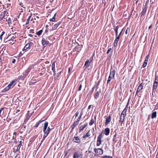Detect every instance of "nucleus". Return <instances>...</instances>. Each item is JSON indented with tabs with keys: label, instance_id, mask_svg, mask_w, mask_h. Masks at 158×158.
Instances as JSON below:
<instances>
[{
	"label": "nucleus",
	"instance_id": "f257e3e1",
	"mask_svg": "<svg viewBox=\"0 0 158 158\" xmlns=\"http://www.w3.org/2000/svg\"><path fill=\"white\" fill-rule=\"evenodd\" d=\"M114 74L115 70H113L112 71H110V74L107 81V84L110 82L112 79L114 78Z\"/></svg>",
	"mask_w": 158,
	"mask_h": 158
},
{
	"label": "nucleus",
	"instance_id": "f03ea898",
	"mask_svg": "<svg viewBox=\"0 0 158 158\" xmlns=\"http://www.w3.org/2000/svg\"><path fill=\"white\" fill-rule=\"evenodd\" d=\"M94 151L97 155H100L103 154V150L101 148H94Z\"/></svg>",
	"mask_w": 158,
	"mask_h": 158
},
{
	"label": "nucleus",
	"instance_id": "7ed1b4c3",
	"mask_svg": "<svg viewBox=\"0 0 158 158\" xmlns=\"http://www.w3.org/2000/svg\"><path fill=\"white\" fill-rule=\"evenodd\" d=\"M41 43L44 47H45L48 44L49 42L47 40V38H43L41 41Z\"/></svg>",
	"mask_w": 158,
	"mask_h": 158
},
{
	"label": "nucleus",
	"instance_id": "20e7f679",
	"mask_svg": "<svg viewBox=\"0 0 158 158\" xmlns=\"http://www.w3.org/2000/svg\"><path fill=\"white\" fill-rule=\"evenodd\" d=\"M102 134H101L99 135L98 136V139H97V146H99L101 144V143H102L101 139H102Z\"/></svg>",
	"mask_w": 158,
	"mask_h": 158
},
{
	"label": "nucleus",
	"instance_id": "39448f33",
	"mask_svg": "<svg viewBox=\"0 0 158 158\" xmlns=\"http://www.w3.org/2000/svg\"><path fill=\"white\" fill-rule=\"evenodd\" d=\"M73 158H82V155L79 154L77 152H75L73 155Z\"/></svg>",
	"mask_w": 158,
	"mask_h": 158
},
{
	"label": "nucleus",
	"instance_id": "423d86ee",
	"mask_svg": "<svg viewBox=\"0 0 158 158\" xmlns=\"http://www.w3.org/2000/svg\"><path fill=\"white\" fill-rule=\"evenodd\" d=\"M101 92L100 90L97 89L95 92L94 98L96 99H97L99 96V94Z\"/></svg>",
	"mask_w": 158,
	"mask_h": 158
},
{
	"label": "nucleus",
	"instance_id": "0eeeda50",
	"mask_svg": "<svg viewBox=\"0 0 158 158\" xmlns=\"http://www.w3.org/2000/svg\"><path fill=\"white\" fill-rule=\"evenodd\" d=\"M120 27L119 26H117L114 27V29L115 33L116 36H117L118 34V31L120 30Z\"/></svg>",
	"mask_w": 158,
	"mask_h": 158
},
{
	"label": "nucleus",
	"instance_id": "6e6552de",
	"mask_svg": "<svg viewBox=\"0 0 158 158\" xmlns=\"http://www.w3.org/2000/svg\"><path fill=\"white\" fill-rule=\"evenodd\" d=\"M111 120V117L110 116L107 117L106 118L105 125H107L110 122Z\"/></svg>",
	"mask_w": 158,
	"mask_h": 158
},
{
	"label": "nucleus",
	"instance_id": "1a4fd4ad",
	"mask_svg": "<svg viewBox=\"0 0 158 158\" xmlns=\"http://www.w3.org/2000/svg\"><path fill=\"white\" fill-rule=\"evenodd\" d=\"M73 141L75 142L80 143H81L80 139H79V137L78 136L74 137L73 139Z\"/></svg>",
	"mask_w": 158,
	"mask_h": 158
},
{
	"label": "nucleus",
	"instance_id": "9d476101",
	"mask_svg": "<svg viewBox=\"0 0 158 158\" xmlns=\"http://www.w3.org/2000/svg\"><path fill=\"white\" fill-rule=\"evenodd\" d=\"M15 41V38L14 37H12L8 41V42L11 45H12L14 44Z\"/></svg>",
	"mask_w": 158,
	"mask_h": 158
},
{
	"label": "nucleus",
	"instance_id": "9b49d317",
	"mask_svg": "<svg viewBox=\"0 0 158 158\" xmlns=\"http://www.w3.org/2000/svg\"><path fill=\"white\" fill-rule=\"evenodd\" d=\"M32 44H33V43L32 42H29L28 43L26 44L25 45V46H24V48H26V49H27L30 47V46Z\"/></svg>",
	"mask_w": 158,
	"mask_h": 158
},
{
	"label": "nucleus",
	"instance_id": "f8f14e48",
	"mask_svg": "<svg viewBox=\"0 0 158 158\" xmlns=\"http://www.w3.org/2000/svg\"><path fill=\"white\" fill-rule=\"evenodd\" d=\"M158 84L154 83L152 87V92H155L156 91V89L157 87Z\"/></svg>",
	"mask_w": 158,
	"mask_h": 158
},
{
	"label": "nucleus",
	"instance_id": "ddd939ff",
	"mask_svg": "<svg viewBox=\"0 0 158 158\" xmlns=\"http://www.w3.org/2000/svg\"><path fill=\"white\" fill-rule=\"evenodd\" d=\"M110 130L108 128H106L105 129V134L106 135H108L110 133Z\"/></svg>",
	"mask_w": 158,
	"mask_h": 158
},
{
	"label": "nucleus",
	"instance_id": "4468645a",
	"mask_svg": "<svg viewBox=\"0 0 158 158\" xmlns=\"http://www.w3.org/2000/svg\"><path fill=\"white\" fill-rule=\"evenodd\" d=\"M61 22L59 21L58 22L56 23L54 25L53 27V28L54 29H56L57 27L59 26V25L60 24Z\"/></svg>",
	"mask_w": 158,
	"mask_h": 158
},
{
	"label": "nucleus",
	"instance_id": "2eb2a0df",
	"mask_svg": "<svg viewBox=\"0 0 158 158\" xmlns=\"http://www.w3.org/2000/svg\"><path fill=\"white\" fill-rule=\"evenodd\" d=\"M55 61H54L52 63V70L54 73V74H55Z\"/></svg>",
	"mask_w": 158,
	"mask_h": 158
},
{
	"label": "nucleus",
	"instance_id": "dca6fc26",
	"mask_svg": "<svg viewBox=\"0 0 158 158\" xmlns=\"http://www.w3.org/2000/svg\"><path fill=\"white\" fill-rule=\"evenodd\" d=\"M87 123H85L84 125L81 126L79 128L80 131L83 130L84 128L87 126Z\"/></svg>",
	"mask_w": 158,
	"mask_h": 158
},
{
	"label": "nucleus",
	"instance_id": "f3484780",
	"mask_svg": "<svg viewBox=\"0 0 158 158\" xmlns=\"http://www.w3.org/2000/svg\"><path fill=\"white\" fill-rule=\"evenodd\" d=\"M147 8H144L143 9L142 11V12L141 13V17L142 16H143L146 13L147 11Z\"/></svg>",
	"mask_w": 158,
	"mask_h": 158
},
{
	"label": "nucleus",
	"instance_id": "a211bd4d",
	"mask_svg": "<svg viewBox=\"0 0 158 158\" xmlns=\"http://www.w3.org/2000/svg\"><path fill=\"white\" fill-rule=\"evenodd\" d=\"M78 124V123L75 121L74 122L73 124L72 125L71 127L72 128V130H73L74 129V128L76 127V126Z\"/></svg>",
	"mask_w": 158,
	"mask_h": 158
},
{
	"label": "nucleus",
	"instance_id": "6ab92c4d",
	"mask_svg": "<svg viewBox=\"0 0 158 158\" xmlns=\"http://www.w3.org/2000/svg\"><path fill=\"white\" fill-rule=\"evenodd\" d=\"M6 11H4L2 12L0 15V18L1 19L4 18L6 13Z\"/></svg>",
	"mask_w": 158,
	"mask_h": 158
},
{
	"label": "nucleus",
	"instance_id": "aec40b11",
	"mask_svg": "<svg viewBox=\"0 0 158 158\" xmlns=\"http://www.w3.org/2000/svg\"><path fill=\"white\" fill-rule=\"evenodd\" d=\"M119 39H118V38H116L114 42V46L115 47L117 46L119 40Z\"/></svg>",
	"mask_w": 158,
	"mask_h": 158
},
{
	"label": "nucleus",
	"instance_id": "412c9836",
	"mask_svg": "<svg viewBox=\"0 0 158 158\" xmlns=\"http://www.w3.org/2000/svg\"><path fill=\"white\" fill-rule=\"evenodd\" d=\"M48 125V123L47 122H45L44 123V128L43 129V131H46V130L47 128Z\"/></svg>",
	"mask_w": 158,
	"mask_h": 158
},
{
	"label": "nucleus",
	"instance_id": "4be33fe9",
	"mask_svg": "<svg viewBox=\"0 0 158 158\" xmlns=\"http://www.w3.org/2000/svg\"><path fill=\"white\" fill-rule=\"evenodd\" d=\"M127 110V109L125 108L124 110L122 111L121 115H122L125 116H126V114Z\"/></svg>",
	"mask_w": 158,
	"mask_h": 158
},
{
	"label": "nucleus",
	"instance_id": "5701e85b",
	"mask_svg": "<svg viewBox=\"0 0 158 158\" xmlns=\"http://www.w3.org/2000/svg\"><path fill=\"white\" fill-rule=\"evenodd\" d=\"M156 111H155L153 112L152 114V118L153 119L154 118H156Z\"/></svg>",
	"mask_w": 158,
	"mask_h": 158
},
{
	"label": "nucleus",
	"instance_id": "b1692460",
	"mask_svg": "<svg viewBox=\"0 0 158 158\" xmlns=\"http://www.w3.org/2000/svg\"><path fill=\"white\" fill-rule=\"evenodd\" d=\"M125 116L121 115L120 120L119 121V122H124L125 118Z\"/></svg>",
	"mask_w": 158,
	"mask_h": 158
},
{
	"label": "nucleus",
	"instance_id": "393cba45",
	"mask_svg": "<svg viewBox=\"0 0 158 158\" xmlns=\"http://www.w3.org/2000/svg\"><path fill=\"white\" fill-rule=\"evenodd\" d=\"M144 2H145V4L144 6V8H147V6L149 3V0H145Z\"/></svg>",
	"mask_w": 158,
	"mask_h": 158
},
{
	"label": "nucleus",
	"instance_id": "a878e982",
	"mask_svg": "<svg viewBox=\"0 0 158 158\" xmlns=\"http://www.w3.org/2000/svg\"><path fill=\"white\" fill-rule=\"evenodd\" d=\"M89 60H87L85 62V63L84 64V66H85L86 68L88 67L89 66Z\"/></svg>",
	"mask_w": 158,
	"mask_h": 158
},
{
	"label": "nucleus",
	"instance_id": "bb28decb",
	"mask_svg": "<svg viewBox=\"0 0 158 158\" xmlns=\"http://www.w3.org/2000/svg\"><path fill=\"white\" fill-rule=\"evenodd\" d=\"M3 108H1L0 110V117L2 116L4 114V111H3Z\"/></svg>",
	"mask_w": 158,
	"mask_h": 158
},
{
	"label": "nucleus",
	"instance_id": "cd10ccee",
	"mask_svg": "<svg viewBox=\"0 0 158 158\" xmlns=\"http://www.w3.org/2000/svg\"><path fill=\"white\" fill-rule=\"evenodd\" d=\"M154 83L158 84V77L156 76H155V78Z\"/></svg>",
	"mask_w": 158,
	"mask_h": 158
},
{
	"label": "nucleus",
	"instance_id": "c85d7f7f",
	"mask_svg": "<svg viewBox=\"0 0 158 158\" xmlns=\"http://www.w3.org/2000/svg\"><path fill=\"white\" fill-rule=\"evenodd\" d=\"M15 83V82H14V81H12V82H11L10 84H9L8 85V86H9V88H11V87L13 85V83Z\"/></svg>",
	"mask_w": 158,
	"mask_h": 158
},
{
	"label": "nucleus",
	"instance_id": "c756f323",
	"mask_svg": "<svg viewBox=\"0 0 158 158\" xmlns=\"http://www.w3.org/2000/svg\"><path fill=\"white\" fill-rule=\"evenodd\" d=\"M43 30H41L37 32L36 34L38 35H40L41 34Z\"/></svg>",
	"mask_w": 158,
	"mask_h": 158
},
{
	"label": "nucleus",
	"instance_id": "7c9ffc66",
	"mask_svg": "<svg viewBox=\"0 0 158 158\" xmlns=\"http://www.w3.org/2000/svg\"><path fill=\"white\" fill-rule=\"evenodd\" d=\"M143 88V83H141L140 84L139 86H138V89H139V90H141Z\"/></svg>",
	"mask_w": 158,
	"mask_h": 158
},
{
	"label": "nucleus",
	"instance_id": "2f4dec72",
	"mask_svg": "<svg viewBox=\"0 0 158 158\" xmlns=\"http://www.w3.org/2000/svg\"><path fill=\"white\" fill-rule=\"evenodd\" d=\"M89 131L85 135H84L83 136V138H86V137L89 136L90 135L89 134Z\"/></svg>",
	"mask_w": 158,
	"mask_h": 158
},
{
	"label": "nucleus",
	"instance_id": "473e14b6",
	"mask_svg": "<svg viewBox=\"0 0 158 158\" xmlns=\"http://www.w3.org/2000/svg\"><path fill=\"white\" fill-rule=\"evenodd\" d=\"M94 123V120L93 118H92L90 120V122L89 123V125L90 126H91L93 125Z\"/></svg>",
	"mask_w": 158,
	"mask_h": 158
},
{
	"label": "nucleus",
	"instance_id": "72a5a7b5",
	"mask_svg": "<svg viewBox=\"0 0 158 158\" xmlns=\"http://www.w3.org/2000/svg\"><path fill=\"white\" fill-rule=\"evenodd\" d=\"M31 16H29L26 22V24L27 25L29 23V21L30 19Z\"/></svg>",
	"mask_w": 158,
	"mask_h": 158
},
{
	"label": "nucleus",
	"instance_id": "f704fd0d",
	"mask_svg": "<svg viewBox=\"0 0 158 158\" xmlns=\"http://www.w3.org/2000/svg\"><path fill=\"white\" fill-rule=\"evenodd\" d=\"M6 20L8 21V23L9 25H10L11 23L10 19V18H9L8 19H7Z\"/></svg>",
	"mask_w": 158,
	"mask_h": 158
},
{
	"label": "nucleus",
	"instance_id": "c9c22d12",
	"mask_svg": "<svg viewBox=\"0 0 158 158\" xmlns=\"http://www.w3.org/2000/svg\"><path fill=\"white\" fill-rule=\"evenodd\" d=\"M116 133L115 132V134H114L113 138V141H114V142H116Z\"/></svg>",
	"mask_w": 158,
	"mask_h": 158
},
{
	"label": "nucleus",
	"instance_id": "e433bc0d",
	"mask_svg": "<svg viewBox=\"0 0 158 158\" xmlns=\"http://www.w3.org/2000/svg\"><path fill=\"white\" fill-rule=\"evenodd\" d=\"M123 29H122V30H121V32H120V33H119V34L118 35H117V36H116L117 37L116 38H118V39H119L120 35L122 34V33L123 31Z\"/></svg>",
	"mask_w": 158,
	"mask_h": 158
},
{
	"label": "nucleus",
	"instance_id": "4c0bfd02",
	"mask_svg": "<svg viewBox=\"0 0 158 158\" xmlns=\"http://www.w3.org/2000/svg\"><path fill=\"white\" fill-rule=\"evenodd\" d=\"M102 158H113L111 156H102Z\"/></svg>",
	"mask_w": 158,
	"mask_h": 158
},
{
	"label": "nucleus",
	"instance_id": "58836bf2",
	"mask_svg": "<svg viewBox=\"0 0 158 158\" xmlns=\"http://www.w3.org/2000/svg\"><path fill=\"white\" fill-rule=\"evenodd\" d=\"M21 142H22V141L21 140L20 141V143L19 144V145H18V146L17 147V150H19V149H20V148L21 147V146L22 145V143H21Z\"/></svg>",
	"mask_w": 158,
	"mask_h": 158
},
{
	"label": "nucleus",
	"instance_id": "ea45409f",
	"mask_svg": "<svg viewBox=\"0 0 158 158\" xmlns=\"http://www.w3.org/2000/svg\"><path fill=\"white\" fill-rule=\"evenodd\" d=\"M31 69V67H29L27 70L26 71V73L27 74L29 73V72H30Z\"/></svg>",
	"mask_w": 158,
	"mask_h": 158
},
{
	"label": "nucleus",
	"instance_id": "a19ab883",
	"mask_svg": "<svg viewBox=\"0 0 158 158\" xmlns=\"http://www.w3.org/2000/svg\"><path fill=\"white\" fill-rule=\"evenodd\" d=\"M148 58H149V55H148L147 56H146V57L145 60L144 61V62H146L148 63Z\"/></svg>",
	"mask_w": 158,
	"mask_h": 158
},
{
	"label": "nucleus",
	"instance_id": "79ce46f5",
	"mask_svg": "<svg viewBox=\"0 0 158 158\" xmlns=\"http://www.w3.org/2000/svg\"><path fill=\"white\" fill-rule=\"evenodd\" d=\"M119 123H119V126L121 127L124 126V122H119Z\"/></svg>",
	"mask_w": 158,
	"mask_h": 158
},
{
	"label": "nucleus",
	"instance_id": "37998d69",
	"mask_svg": "<svg viewBox=\"0 0 158 158\" xmlns=\"http://www.w3.org/2000/svg\"><path fill=\"white\" fill-rule=\"evenodd\" d=\"M47 136L45 135L44 134L43 135V138L42 139V140L41 141V143H42L43 141L44 140L45 138Z\"/></svg>",
	"mask_w": 158,
	"mask_h": 158
},
{
	"label": "nucleus",
	"instance_id": "c03bdc74",
	"mask_svg": "<svg viewBox=\"0 0 158 158\" xmlns=\"http://www.w3.org/2000/svg\"><path fill=\"white\" fill-rule=\"evenodd\" d=\"M147 63H147L146 62H144L142 65L143 68H144L146 66Z\"/></svg>",
	"mask_w": 158,
	"mask_h": 158
},
{
	"label": "nucleus",
	"instance_id": "a18cd8bd",
	"mask_svg": "<svg viewBox=\"0 0 158 158\" xmlns=\"http://www.w3.org/2000/svg\"><path fill=\"white\" fill-rule=\"evenodd\" d=\"M17 133L16 132H14L13 133V139H15L16 138V136Z\"/></svg>",
	"mask_w": 158,
	"mask_h": 158
},
{
	"label": "nucleus",
	"instance_id": "49530a36",
	"mask_svg": "<svg viewBox=\"0 0 158 158\" xmlns=\"http://www.w3.org/2000/svg\"><path fill=\"white\" fill-rule=\"evenodd\" d=\"M5 32L4 31L2 32L1 35H0V38L1 39H2V35H4V34H5Z\"/></svg>",
	"mask_w": 158,
	"mask_h": 158
},
{
	"label": "nucleus",
	"instance_id": "de8ad7c7",
	"mask_svg": "<svg viewBox=\"0 0 158 158\" xmlns=\"http://www.w3.org/2000/svg\"><path fill=\"white\" fill-rule=\"evenodd\" d=\"M78 111L79 110H78L77 111L76 113L75 114V118L77 117L79 113V112Z\"/></svg>",
	"mask_w": 158,
	"mask_h": 158
},
{
	"label": "nucleus",
	"instance_id": "09e8293b",
	"mask_svg": "<svg viewBox=\"0 0 158 158\" xmlns=\"http://www.w3.org/2000/svg\"><path fill=\"white\" fill-rule=\"evenodd\" d=\"M40 124V122H38L36 124L35 126L34 127H36V128L38 126H39V124Z\"/></svg>",
	"mask_w": 158,
	"mask_h": 158
},
{
	"label": "nucleus",
	"instance_id": "8fccbe9b",
	"mask_svg": "<svg viewBox=\"0 0 158 158\" xmlns=\"http://www.w3.org/2000/svg\"><path fill=\"white\" fill-rule=\"evenodd\" d=\"M10 88H9V86H7L6 87L5 89H4V90H5V91H7Z\"/></svg>",
	"mask_w": 158,
	"mask_h": 158
},
{
	"label": "nucleus",
	"instance_id": "3c124183",
	"mask_svg": "<svg viewBox=\"0 0 158 158\" xmlns=\"http://www.w3.org/2000/svg\"><path fill=\"white\" fill-rule=\"evenodd\" d=\"M43 132L44 133V134L45 135H46L47 136V135H48V134L49 133V132H47V131H45V132L44 131H43Z\"/></svg>",
	"mask_w": 158,
	"mask_h": 158
},
{
	"label": "nucleus",
	"instance_id": "603ef678",
	"mask_svg": "<svg viewBox=\"0 0 158 158\" xmlns=\"http://www.w3.org/2000/svg\"><path fill=\"white\" fill-rule=\"evenodd\" d=\"M111 48H109L106 54H108L110 52V51H111Z\"/></svg>",
	"mask_w": 158,
	"mask_h": 158
},
{
	"label": "nucleus",
	"instance_id": "864d4df0",
	"mask_svg": "<svg viewBox=\"0 0 158 158\" xmlns=\"http://www.w3.org/2000/svg\"><path fill=\"white\" fill-rule=\"evenodd\" d=\"M52 129L50 128L49 127H48L47 129V130L46 131H47L49 133L50 130H51Z\"/></svg>",
	"mask_w": 158,
	"mask_h": 158
},
{
	"label": "nucleus",
	"instance_id": "5fc2aeb1",
	"mask_svg": "<svg viewBox=\"0 0 158 158\" xmlns=\"http://www.w3.org/2000/svg\"><path fill=\"white\" fill-rule=\"evenodd\" d=\"M81 118H80V117H78L77 119V120L76 121H75L76 122H77L78 123H79V122L80 119H81Z\"/></svg>",
	"mask_w": 158,
	"mask_h": 158
},
{
	"label": "nucleus",
	"instance_id": "6e6d98bb",
	"mask_svg": "<svg viewBox=\"0 0 158 158\" xmlns=\"http://www.w3.org/2000/svg\"><path fill=\"white\" fill-rule=\"evenodd\" d=\"M82 87V85H81V84L79 86V89H78L79 91H80V90H81V89Z\"/></svg>",
	"mask_w": 158,
	"mask_h": 158
},
{
	"label": "nucleus",
	"instance_id": "4d7b16f0",
	"mask_svg": "<svg viewBox=\"0 0 158 158\" xmlns=\"http://www.w3.org/2000/svg\"><path fill=\"white\" fill-rule=\"evenodd\" d=\"M55 20V19H54V18H52L51 19H50V20H49V21H52V22H54Z\"/></svg>",
	"mask_w": 158,
	"mask_h": 158
},
{
	"label": "nucleus",
	"instance_id": "13d9d810",
	"mask_svg": "<svg viewBox=\"0 0 158 158\" xmlns=\"http://www.w3.org/2000/svg\"><path fill=\"white\" fill-rule=\"evenodd\" d=\"M83 114V112L82 111L81 113H80V116H79V117L81 118V116Z\"/></svg>",
	"mask_w": 158,
	"mask_h": 158
},
{
	"label": "nucleus",
	"instance_id": "bf43d9fd",
	"mask_svg": "<svg viewBox=\"0 0 158 158\" xmlns=\"http://www.w3.org/2000/svg\"><path fill=\"white\" fill-rule=\"evenodd\" d=\"M128 29H129V28H128H128H127V30H126V32H125V34H128Z\"/></svg>",
	"mask_w": 158,
	"mask_h": 158
},
{
	"label": "nucleus",
	"instance_id": "052dcab7",
	"mask_svg": "<svg viewBox=\"0 0 158 158\" xmlns=\"http://www.w3.org/2000/svg\"><path fill=\"white\" fill-rule=\"evenodd\" d=\"M44 120H41L39 121H38V122H40V123H41V122H43Z\"/></svg>",
	"mask_w": 158,
	"mask_h": 158
},
{
	"label": "nucleus",
	"instance_id": "680f3d73",
	"mask_svg": "<svg viewBox=\"0 0 158 158\" xmlns=\"http://www.w3.org/2000/svg\"><path fill=\"white\" fill-rule=\"evenodd\" d=\"M15 59H13V61H12V63H14L15 62Z\"/></svg>",
	"mask_w": 158,
	"mask_h": 158
},
{
	"label": "nucleus",
	"instance_id": "e2e57ef3",
	"mask_svg": "<svg viewBox=\"0 0 158 158\" xmlns=\"http://www.w3.org/2000/svg\"><path fill=\"white\" fill-rule=\"evenodd\" d=\"M56 15V14H55L53 16V17H52V18H54V19H55V18Z\"/></svg>",
	"mask_w": 158,
	"mask_h": 158
},
{
	"label": "nucleus",
	"instance_id": "0e129e2a",
	"mask_svg": "<svg viewBox=\"0 0 158 158\" xmlns=\"http://www.w3.org/2000/svg\"><path fill=\"white\" fill-rule=\"evenodd\" d=\"M152 27V25H150V26L149 27V28H148L149 29H150L151 28V27Z\"/></svg>",
	"mask_w": 158,
	"mask_h": 158
},
{
	"label": "nucleus",
	"instance_id": "69168bd1",
	"mask_svg": "<svg viewBox=\"0 0 158 158\" xmlns=\"http://www.w3.org/2000/svg\"><path fill=\"white\" fill-rule=\"evenodd\" d=\"M140 90H139V89H137V91H136V93H137L138 92H139V91Z\"/></svg>",
	"mask_w": 158,
	"mask_h": 158
},
{
	"label": "nucleus",
	"instance_id": "338daca9",
	"mask_svg": "<svg viewBox=\"0 0 158 158\" xmlns=\"http://www.w3.org/2000/svg\"><path fill=\"white\" fill-rule=\"evenodd\" d=\"M91 107V105H89V106H88V109H90V108Z\"/></svg>",
	"mask_w": 158,
	"mask_h": 158
},
{
	"label": "nucleus",
	"instance_id": "774afa93",
	"mask_svg": "<svg viewBox=\"0 0 158 158\" xmlns=\"http://www.w3.org/2000/svg\"><path fill=\"white\" fill-rule=\"evenodd\" d=\"M21 6L23 8H25V7L23 6V5Z\"/></svg>",
	"mask_w": 158,
	"mask_h": 158
}]
</instances>
